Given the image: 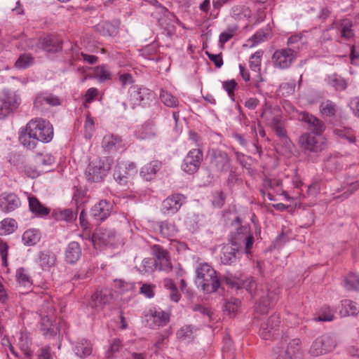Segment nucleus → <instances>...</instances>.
<instances>
[{
	"label": "nucleus",
	"instance_id": "nucleus-1",
	"mask_svg": "<svg viewBox=\"0 0 359 359\" xmlns=\"http://www.w3.org/2000/svg\"><path fill=\"white\" fill-rule=\"evenodd\" d=\"M53 137V128L49 121L37 118L31 120L19 134L20 142L27 149H33L38 142L48 143Z\"/></svg>",
	"mask_w": 359,
	"mask_h": 359
},
{
	"label": "nucleus",
	"instance_id": "nucleus-2",
	"mask_svg": "<svg viewBox=\"0 0 359 359\" xmlns=\"http://www.w3.org/2000/svg\"><path fill=\"white\" fill-rule=\"evenodd\" d=\"M195 283L206 293L215 292L220 287L217 271L207 263L201 264L196 269Z\"/></svg>",
	"mask_w": 359,
	"mask_h": 359
},
{
	"label": "nucleus",
	"instance_id": "nucleus-3",
	"mask_svg": "<svg viewBox=\"0 0 359 359\" xmlns=\"http://www.w3.org/2000/svg\"><path fill=\"white\" fill-rule=\"evenodd\" d=\"M257 283L253 278L249 280V284L247 285L248 290L254 297H257V302L255 306L256 313L265 314L268 312L271 304L276 302L277 294L275 291L266 290H258Z\"/></svg>",
	"mask_w": 359,
	"mask_h": 359
},
{
	"label": "nucleus",
	"instance_id": "nucleus-4",
	"mask_svg": "<svg viewBox=\"0 0 359 359\" xmlns=\"http://www.w3.org/2000/svg\"><path fill=\"white\" fill-rule=\"evenodd\" d=\"M241 219L238 216L233 219L232 225H235L236 231L231 236L230 243L241 249L245 245L246 253H249L254 243V237L250 233V227L248 225L238 226Z\"/></svg>",
	"mask_w": 359,
	"mask_h": 359
},
{
	"label": "nucleus",
	"instance_id": "nucleus-5",
	"mask_svg": "<svg viewBox=\"0 0 359 359\" xmlns=\"http://www.w3.org/2000/svg\"><path fill=\"white\" fill-rule=\"evenodd\" d=\"M113 163L110 157H104L92 161L86 170L88 181L91 182H102L111 168Z\"/></svg>",
	"mask_w": 359,
	"mask_h": 359
},
{
	"label": "nucleus",
	"instance_id": "nucleus-6",
	"mask_svg": "<svg viewBox=\"0 0 359 359\" xmlns=\"http://www.w3.org/2000/svg\"><path fill=\"white\" fill-rule=\"evenodd\" d=\"M337 344V339L334 335L324 334L313 341L309 353L313 357L325 355L332 351L336 348Z\"/></svg>",
	"mask_w": 359,
	"mask_h": 359
},
{
	"label": "nucleus",
	"instance_id": "nucleus-7",
	"mask_svg": "<svg viewBox=\"0 0 359 359\" xmlns=\"http://www.w3.org/2000/svg\"><path fill=\"white\" fill-rule=\"evenodd\" d=\"M210 168L217 175L227 172L231 168V158L220 149H212L210 153Z\"/></svg>",
	"mask_w": 359,
	"mask_h": 359
},
{
	"label": "nucleus",
	"instance_id": "nucleus-8",
	"mask_svg": "<svg viewBox=\"0 0 359 359\" xmlns=\"http://www.w3.org/2000/svg\"><path fill=\"white\" fill-rule=\"evenodd\" d=\"M273 351L277 355L276 359H301L302 357L301 341L299 339H292L287 346L281 342L273 349Z\"/></svg>",
	"mask_w": 359,
	"mask_h": 359
},
{
	"label": "nucleus",
	"instance_id": "nucleus-9",
	"mask_svg": "<svg viewBox=\"0 0 359 359\" xmlns=\"http://www.w3.org/2000/svg\"><path fill=\"white\" fill-rule=\"evenodd\" d=\"M128 94L133 108L135 106L149 105L154 99L153 92L143 86H132L128 90Z\"/></svg>",
	"mask_w": 359,
	"mask_h": 359
},
{
	"label": "nucleus",
	"instance_id": "nucleus-10",
	"mask_svg": "<svg viewBox=\"0 0 359 359\" xmlns=\"http://www.w3.org/2000/svg\"><path fill=\"white\" fill-rule=\"evenodd\" d=\"M296 57V51L294 49L282 48L273 53L272 62L275 67L285 69L291 66Z\"/></svg>",
	"mask_w": 359,
	"mask_h": 359
},
{
	"label": "nucleus",
	"instance_id": "nucleus-11",
	"mask_svg": "<svg viewBox=\"0 0 359 359\" xmlns=\"http://www.w3.org/2000/svg\"><path fill=\"white\" fill-rule=\"evenodd\" d=\"M203 154L200 149H194L189 151L182 163V170L189 174L198 171L203 161Z\"/></svg>",
	"mask_w": 359,
	"mask_h": 359
},
{
	"label": "nucleus",
	"instance_id": "nucleus-12",
	"mask_svg": "<svg viewBox=\"0 0 359 359\" xmlns=\"http://www.w3.org/2000/svg\"><path fill=\"white\" fill-rule=\"evenodd\" d=\"M280 320L279 314L271 315L260 325L259 335L264 340L271 339L279 334Z\"/></svg>",
	"mask_w": 359,
	"mask_h": 359
},
{
	"label": "nucleus",
	"instance_id": "nucleus-13",
	"mask_svg": "<svg viewBox=\"0 0 359 359\" xmlns=\"http://www.w3.org/2000/svg\"><path fill=\"white\" fill-rule=\"evenodd\" d=\"M114 207V204L113 202L105 199L101 200L91 208L90 216L97 223L103 222L110 216Z\"/></svg>",
	"mask_w": 359,
	"mask_h": 359
},
{
	"label": "nucleus",
	"instance_id": "nucleus-14",
	"mask_svg": "<svg viewBox=\"0 0 359 359\" xmlns=\"http://www.w3.org/2000/svg\"><path fill=\"white\" fill-rule=\"evenodd\" d=\"M113 298L111 290L104 288L97 290L91 297L89 306L97 311H102L104 306L110 304Z\"/></svg>",
	"mask_w": 359,
	"mask_h": 359
},
{
	"label": "nucleus",
	"instance_id": "nucleus-15",
	"mask_svg": "<svg viewBox=\"0 0 359 359\" xmlns=\"http://www.w3.org/2000/svg\"><path fill=\"white\" fill-rule=\"evenodd\" d=\"M21 205L20 198L13 192H3L0 195V210L6 214L18 209Z\"/></svg>",
	"mask_w": 359,
	"mask_h": 359
},
{
	"label": "nucleus",
	"instance_id": "nucleus-16",
	"mask_svg": "<svg viewBox=\"0 0 359 359\" xmlns=\"http://www.w3.org/2000/svg\"><path fill=\"white\" fill-rule=\"evenodd\" d=\"M116 231L111 229L100 228L93 234L92 241L95 246L109 245L114 243Z\"/></svg>",
	"mask_w": 359,
	"mask_h": 359
},
{
	"label": "nucleus",
	"instance_id": "nucleus-17",
	"mask_svg": "<svg viewBox=\"0 0 359 359\" xmlns=\"http://www.w3.org/2000/svg\"><path fill=\"white\" fill-rule=\"evenodd\" d=\"M185 201V197L180 194L168 196L162 203V211L165 214L174 215L178 212Z\"/></svg>",
	"mask_w": 359,
	"mask_h": 359
},
{
	"label": "nucleus",
	"instance_id": "nucleus-18",
	"mask_svg": "<svg viewBox=\"0 0 359 359\" xmlns=\"http://www.w3.org/2000/svg\"><path fill=\"white\" fill-rule=\"evenodd\" d=\"M153 252L156 259L158 270L166 272L172 270V264L170 260L169 252L162 246L155 245L153 248Z\"/></svg>",
	"mask_w": 359,
	"mask_h": 359
},
{
	"label": "nucleus",
	"instance_id": "nucleus-19",
	"mask_svg": "<svg viewBox=\"0 0 359 359\" xmlns=\"http://www.w3.org/2000/svg\"><path fill=\"white\" fill-rule=\"evenodd\" d=\"M299 142L304 149L311 151L318 152L324 148L323 142L312 134H303L300 136Z\"/></svg>",
	"mask_w": 359,
	"mask_h": 359
},
{
	"label": "nucleus",
	"instance_id": "nucleus-20",
	"mask_svg": "<svg viewBox=\"0 0 359 359\" xmlns=\"http://www.w3.org/2000/svg\"><path fill=\"white\" fill-rule=\"evenodd\" d=\"M72 350L76 356L85 358L92 354L93 344L86 339H78L72 343Z\"/></svg>",
	"mask_w": 359,
	"mask_h": 359
},
{
	"label": "nucleus",
	"instance_id": "nucleus-21",
	"mask_svg": "<svg viewBox=\"0 0 359 359\" xmlns=\"http://www.w3.org/2000/svg\"><path fill=\"white\" fill-rule=\"evenodd\" d=\"M15 280L17 286L26 290L25 292L32 290L33 280L27 269L24 267L17 269L15 271Z\"/></svg>",
	"mask_w": 359,
	"mask_h": 359
},
{
	"label": "nucleus",
	"instance_id": "nucleus-22",
	"mask_svg": "<svg viewBox=\"0 0 359 359\" xmlns=\"http://www.w3.org/2000/svg\"><path fill=\"white\" fill-rule=\"evenodd\" d=\"M241 249L229 243L224 245L222 250L221 262L224 264L235 263L238 259V255Z\"/></svg>",
	"mask_w": 359,
	"mask_h": 359
},
{
	"label": "nucleus",
	"instance_id": "nucleus-23",
	"mask_svg": "<svg viewBox=\"0 0 359 359\" xmlns=\"http://www.w3.org/2000/svg\"><path fill=\"white\" fill-rule=\"evenodd\" d=\"M156 231L165 238L172 239L177 233V229L175 223L168 221L156 222L154 226Z\"/></svg>",
	"mask_w": 359,
	"mask_h": 359
},
{
	"label": "nucleus",
	"instance_id": "nucleus-24",
	"mask_svg": "<svg viewBox=\"0 0 359 359\" xmlns=\"http://www.w3.org/2000/svg\"><path fill=\"white\" fill-rule=\"evenodd\" d=\"M123 147L121 138L114 134H107L102 141V147L107 153H113Z\"/></svg>",
	"mask_w": 359,
	"mask_h": 359
},
{
	"label": "nucleus",
	"instance_id": "nucleus-25",
	"mask_svg": "<svg viewBox=\"0 0 359 359\" xmlns=\"http://www.w3.org/2000/svg\"><path fill=\"white\" fill-rule=\"evenodd\" d=\"M301 119L309 125V128L316 135H321L325 129L324 123L309 113L303 112Z\"/></svg>",
	"mask_w": 359,
	"mask_h": 359
},
{
	"label": "nucleus",
	"instance_id": "nucleus-26",
	"mask_svg": "<svg viewBox=\"0 0 359 359\" xmlns=\"http://www.w3.org/2000/svg\"><path fill=\"white\" fill-rule=\"evenodd\" d=\"M39 46L48 53H54L62 50V42L54 36H47L39 41Z\"/></svg>",
	"mask_w": 359,
	"mask_h": 359
},
{
	"label": "nucleus",
	"instance_id": "nucleus-27",
	"mask_svg": "<svg viewBox=\"0 0 359 359\" xmlns=\"http://www.w3.org/2000/svg\"><path fill=\"white\" fill-rule=\"evenodd\" d=\"M157 135V130L154 124L145 122L138 126L135 131V135L140 140H149L154 138Z\"/></svg>",
	"mask_w": 359,
	"mask_h": 359
},
{
	"label": "nucleus",
	"instance_id": "nucleus-28",
	"mask_svg": "<svg viewBox=\"0 0 359 359\" xmlns=\"http://www.w3.org/2000/svg\"><path fill=\"white\" fill-rule=\"evenodd\" d=\"M353 23L348 19H343L340 22L334 20L331 25V29H339L340 34L342 38L349 39L353 36L352 30Z\"/></svg>",
	"mask_w": 359,
	"mask_h": 359
},
{
	"label": "nucleus",
	"instance_id": "nucleus-29",
	"mask_svg": "<svg viewBox=\"0 0 359 359\" xmlns=\"http://www.w3.org/2000/svg\"><path fill=\"white\" fill-rule=\"evenodd\" d=\"M81 256V248L79 243L72 241L65 250V260L69 264H75Z\"/></svg>",
	"mask_w": 359,
	"mask_h": 359
},
{
	"label": "nucleus",
	"instance_id": "nucleus-30",
	"mask_svg": "<svg viewBox=\"0 0 359 359\" xmlns=\"http://www.w3.org/2000/svg\"><path fill=\"white\" fill-rule=\"evenodd\" d=\"M170 320L168 313L162 310H156L148 316L147 321L151 322L150 326L163 327L165 326Z\"/></svg>",
	"mask_w": 359,
	"mask_h": 359
},
{
	"label": "nucleus",
	"instance_id": "nucleus-31",
	"mask_svg": "<svg viewBox=\"0 0 359 359\" xmlns=\"http://www.w3.org/2000/svg\"><path fill=\"white\" fill-rule=\"evenodd\" d=\"M5 104H6L13 111L16 109L20 104V95L15 91L8 89L3 90L2 96L0 97Z\"/></svg>",
	"mask_w": 359,
	"mask_h": 359
},
{
	"label": "nucleus",
	"instance_id": "nucleus-32",
	"mask_svg": "<svg viewBox=\"0 0 359 359\" xmlns=\"http://www.w3.org/2000/svg\"><path fill=\"white\" fill-rule=\"evenodd\" d=\"M161 168V163L158 161H153L141 168L140 175L147 181L154 179L157 172Z\"/></svg>",
	"mask_w": 359,
	"mask_h": 359
},
{
	"label": "nucleus",
	"instance_id": "nucleus-33",
	"mask_svg": "<svg viewBox=\"0 0 359 359\" xmlns=\"http://www.w3.org/2000/svg\"><path fill=\"white\" fill-rule=\"evenodd\" d=\"M28 199L29 210L35 215L43 217L47 216L50 213V209L41 204L36 197H29Z\"/></svg>",
	"mask_w": 359,
	"mask_h": 359
},
{
	"label": "nucleus",
	"instance_id": "nucleus-34",
	"mask_svg": "<svg viewBox=\"0 0 359 359\" xmlns=\"http://www.w3.org/2000/svg\"><path fill=\"white\" fill-rule=\"evenodd\" d=\"M358 188V181H354L348 177L344 181V184L341 186V188L338 189L339 191L342 192V194L341 196H338L337 198H342V199L347 198Z\"/></svg>",
	"mask_w": 359,
	"mask_h": 359
},
{
	"label": "nucleus",
	"instance_id": "nucleus-35",
	"mask_svg": "<svg viewBox=\"0 0 359 359\" xmlns=\"http://www.w3.org/2000/svg\"><path fill=\"white\" fill-rule=\"evenodd\" d=\"M339 313L343 317L349 316H355L359 313V308L357 306L355 302L350 299H344L341 301Z\"/></svg>",
	"mask_w": 359,
	"mask_h": 359
},
{
	"label": "nucleus",
	"instance_id": "nucleus-36",
	"mask_svg": "<svg viewBox=\"0 0 359 359\" xmlns=\"http://www.w3.org/2000/svg\"><path fill=\"white\" fill-rule=\"evenodd\" d=\"M55 259V255L49 251L40 252L38 255V263L43 270L48 269L54 266Z\"/></svg>",
	"mask_w": 359,
	"mask_h": 359
},
{
	"label": "nucleus",
	"instance_id": "nucleus-37",
	"mask_svg": "<svg viewBox=\"0 0 359 359\" xmlns=\"http://www.w3.org/2000/svg\"><path fill=\"white\" fill-rule=\"evenodd\" d=\"M271 32V30L269 25L256 32V33L248 39V42L251 43L250 47H255L259 43L266 40L270 36Z\"/></svg>",
	"mask_w": 359,
	"mask_h": 359
},
{
	"label": "nucleus",
	"instance_id": "nucleus-38",
	"mask_svg": "<svg viewBox=\"0 0 359 359\" xmlns=\"http://www.w3.org/2000/svg\"><path fill=\"white\" fill-rule=\"evenodd\" d=\"M96 30L102 36H113L118 33V29L116 25H114L109 22H102L96 25Z\"/></svg>",
	"mask_w": 359,
	"mask_h": 359
},
{
	"label": "nucleus",
	"instance_id": "nucleus-39",
	"mask_svg": "<svg viewBox=\"0 0 359 359\" xmlns=\"http://www.w3.org/2000/svg\"><path fill=\"white\" fill-rule=\"evenodd\" d=\"M327 85L333 87L336 90H344L347 88V81L337 74L329 75L326 79Z\"/></svg>",
	"mask_w": 359,
	"mask_h": 359
},
{
	"label": "nucleus",
	"instance_id": "nucleus-40",
	"mask_svg": "<svg viewBox=\"0 0 359 359\" xmlns=\"http://www.w3.org/2000/svg\"><path fill=\"white\" fill-rule=\"evenodd\" d=\"M53 217L56 220H63L72 222L76 220L77 212L72 209L57 210L53 212Z\"/></svg>",
	"mask_w": 359,
	"mask_h": 359
},
{
	"label": "nucleus",
	"instance_id": "nucleus-41",
	"mask_svg": "<svg viewBox=\"0 0 359 359\" xmlns=\"http://www.w3.org/2000/svg\"><path fill=\"white\" fill-rule=\"evenodd\" d=\"M25 245L32 246L36 244L40 240V236L37 229H31L25 231L22 237Z\"/></svg>",
	"mask_w": 359,
	"mask_h": 359
},
{
	"label": "nucleus",
	"instance_id": "nucleus-42",
	"mask_svg": "<svg viewBox=\"0 0 359 359\" xmlns=\"http://www.w3.org/2000/svg\"><path fill=\"white\" fill-rule=\"evenodd\" d=\"M18 228L16 221L12 218H6L0 222V235L6 236L13 233Z\"/></svg>",
	"mask_w": 359,
	"mask_h": 359
},
{
	"label": "nucleus",
	"instance_id": "nucleus-43",
	"mask_svg": "<svg viewBox=\"0 0 359 359\" xmlns=\"http://www.w3.org/2000/svg\"><path fill=\"white\" fill-rule=\"evenodd\" d=\"M159 98L161 102L168 107L175 108L179 104L178 99L164 89L161 90Z\"/></svg>",
	"mask_w": 359,
	"mask_h": 359
},
{
	"label": "nucleus",
	"instance_id": "nucleus-44",
	"mask_svg": "<svg viewBox=\"0 0 359 359\" xmlns=\"http://www.w3.org/2000/svg\"><path fill=\"white\" fill-rule=\"evenodd\" d=\"M94 72L95 77L98 79L100 82H104L106 81L111 80L112 78V74L110 68L107 65L96 67Z\"/></svg>",
	"mask_w": 359,
	"mask_h": 359
},
{
	"label": "nucleus",
	"instance_id": "nucleus-45",
	"mask_svg": "<svg viewBox=\"0 0 359 359\" xmlns=\"http://www.w3.org/2000/svg\"><path fill=\"white\" fill-rule=\"evenodd\" d=\"M335 311L329 306H323L317 317L314 318L315 321L329 322L334 318Z\"/></svg>",
	"mask_w": 359,
	"mask_h": 359
},
{
	"label": "nucleus",
	"instance_id": "nucleus-46",
	"mask_svg": "<svg viewBox=\"0 0 359 359\" xmlns=\"http://www.w3.org/2000/svg\"><path fill=\"white\" fill-rule=\"evenodd\" d=\"M41 329L45 336H53L56 334L53 327L52 318L49 316H41Z\"/></svg>",
	"mask_w": 359,
	"mask_h": 359
},
{
	"label": "nucleus",
	"instance_id": "nucleus-47",
	"mask_svg": "<svg viewBox=\"0 0 359 359\" xmlns=\"http://www.w3.org/2000/svg\"><path fill=\"white\" fill-rule=\"evenodd\" d=\"M34 58L29 53H23L19 56L15 62V67L18 69H25L34 64Z\"/></svg>",
	"mask_w": 359,
	"mask_h": 359
},
{
	"label": "nucleus",
	"instance_id": "nucleus-48",
	"mask_svg": "<svg viewBox=\"0 0 359 359\" xmlns=\"http://www.w3.org/2000/svg\"><path fill=\"white\" fill-rule=\"evenodd\" d=\"M163 285L164 287L170 291V299L175 302H178L180 299L181 294L173 280L170 278H166L163 280Z\"/></svg>",
	"mask_w": 359,
	"mask_h": 359
},
{
	"label": "nucleus",
	"instance_id": "nucleus-49",
	"mask_svg": "<svg viewBox=\"0 0 359 359\" xmlns=\"http://www.w3.org/2000/svg\"><path fill=\"white\" fill-rule=\"evenodd\" d=\"M344 285L348 290H359V275L349 273L344 279Z\"/></svg>",
	"mask_w": 359,
	"mask_h": 359
},
{
	"label": "nucleus",
	"instance_id": "nucleus-50",
	"mask_svg": "<svg viewBox=\"0 0 359 359\" xmlns=\"http://www.w3.org/2000/svg\"><path fill=\"white\" fill-rule=\"evenodd\" d=\"M305 42L304 36L302 34H297L288 38L287 44L289 46L288 48H292L297 52V50H299Z\"/></svg>",
	"mask_w": 359,
	"mask_h": 359
},
{
	"label": "nucleus",
	"instance_id": "nucleus-51",
	"mask_svg": "<svg viewBox=\"0 0 359 359\" xmlns=\"http://www.w3.org/2000/svg\"><path fill=\"white\" fill-rule=\"evenodd\" d=\"M263 51L259 50L253 53L249 60L250 68L252 71L259 73L261 69L262 57Z\"/></svg>",
	"mask_w": 359,
	"mask_h": 359
},
{
	"label": "nucleus",
	"instance_id": "nucleus-52",
	"mask_svg": "<svg viewBox=\"0 0 359 359\" xmlns=\"http://www.w3.org/2000/svg\"><path fill=\"white\" fill-rule=\"evenodd\" d=\"M129 172L123 169V165L118 164L114 169V178L120 184H126Z\"/></svg>",
	"mask_w": 359,
	"mask_h": 359
},
{
	"label": "nucleus",
	"instance_id": "nucleus-53",
	"mask_svg": "<svg viewBox=\"0 0 359 359\" xmlns=\"http://www.w3.org/2000/svg\"><path fill=\"white\" fill-rule=\"evenodd\" d=\"M320 110L323 116H334L337 111L336 104L330 100H326L321 103Z\"/></svg>",
	"mask_w": 359,
	"mask_h": 359
},
{
	"label": "nucleus",
	"instance_id": "nucleus-54",
	"mask_svg": "<svg viewBox=\"0 0 359 359\" xmlns=\"http://www.w3.org/2000/svg\"><path fill=\"white\" fill-rule=\"evenodd\" d=\"M155 269H158V267L154 258L148 257L143 259L142 269H140L141 273L144 274H150Z\"/></svg>",
	"mask_w": 359,
	"mask_h": 359
},
{
	"label": "nucleus",
	"instance_id": "nucleus-55",
	"mask_svg": "<svg viewBox=\"0 0 359 359\" xmlns=\"http://www.w3.org/2000/svg\"><path fill=\"white\" fill-rule=\"evenodd\" d=\"M121 346V341L118 339H113L110 341L109 347L106 352V359H112L114 354L119 351Z\"/></svg>",
	"mask_w": 359,
	"mask_h": 359
},
{
	"label": "nucleus",
	"instance_id": "nucleus-56",
	"mask_svg": "<svg viewBox=\"0 0 359 359\" xmlns=\"http://www.w3.org/2000/svg\"><path fill=\"white\" fill-rule=\"evenodd\" d=\"M334 133L338 137L346 140L350 143L355 142V135H353V131L349 128H336L334 130Z\"/></svg>",
	"mask_w": 359,
	"mask_h": 359
},
{
	"label": "nucleus",
	"instance_id": "nucleus-57",
	"mask_svg": "<svg viewBox=\"0 0 359 359\" xmlns=\"http://www.w3.org/2000/svg\"><path fill=\"white\" fill-rule=\"evenodd\" d=\"M226 195L223 191H216L212 193V204L215 208H221L225 203Z\"/></svg>",
	"mask_w": 359,
	"mask_h": 359
},
{
	"label": "nucleus",
	"instance_id": "nucleus-58",
	"mask_svg": "<svg viewBox=\"0 0 359 359\" xmlns=\"http://www.w3.org/2000/svg\"><path fill=\"white\" fill-rule=\"evenodd\" d=\"M35 161L39 165H50L55 162V158L49 154H38L36 156Z\"/></svg>",
	"mask_w": 359,
	"mask_h": 359
},
{
	"label": "nucleus",
	"instance_id": "nucleus-59",
	"mask_svg": "<svg viewBox=\"0 0 359 359\" xmlns=\"http://www.w3.org/2000/svg\"><path fill=\"white\" fill-rule=\"evenodd\" d=\"M237 86V83L234 79L223 82L222 87L227 92L228 95L232 101H234V90Z\"/></svg>",
	"mask_w": 359,
	"mask_h": 359
},
{
	"label": "nucleus",
	"instance_id": "nucleus-60",
	"mask_svg": "<svg viewBox=\"0 0 359 359\" xmlns=\"http://www.w3.org/2000/svg\"><path fill=\"white\" fill-rule=\"evenodd\" d=\"M118 76L123 88H125L128 85L133 84L135 82L132 74L130 73L119 72Z\"/></svg>",
	"mask_w": 359,
	"mask_h": 359
},
{
	"label": "nucleus",
	"instance_id": "nucleus-61",
	"mask_svg": "<svg viewBox=\"0 0 359 359\" xmlns=\"http://www.w3.org/2000/svg\"><path fill=\"white\" fill-rule=\"evenodd\" d=\"M193 329L194 328L191 325L183 326L177 331V337L180 339H187L191 338L193 334Z\"/></svg>",
	"mask_w": 359,
	"mask_h": 359
},
{
	"label": "nucleus",
	"instance_id": "nucleus-62",
	"mask_svg": "<svg viewBox=\"0 0 359 359\" xmlns=\"http://www.w3.org/2000/svg\"><path fill=\"white\" fill-rule=\"evenodd\" d=\"M236 28L229 27L226 30L222 32L219 35V42L223 46L229 41L234 35Z\"/></svg>",
	"mask_w": 359,
	"mask_h": 359
},
{
	"label": "nucleus",
	"instance_id": "nucleus-63",
	"mask_svg": "<svg viewBox=\"0 0 359 359\" xmlns=\"http://www.w3.org/2000/svg\"><path fill=\"white\" fill-rule=\"evenodd\" d=\"M240 301L237 299H231L228 301L224 306V311L229 314L234 313L240 306Z\"/></svg>",
	"mask_w": 359,
	"mask_h": 359
},
{
	"label": "nucleus",
	"instance_id": "nucleus-64",
	"mask_svg": "<svg viewBox=\"0 0 359 359\" xmlns=\"http://www.w3.org/2000/svg\"><path fill=\"white\" fill-rule=\"evenodd\" d=\"M38 359H53L51 348L49 346L40 348L37 352Z\"/></svg>",
	"mask_w": 359,
	"mask_h": 359
}]
</instances>
